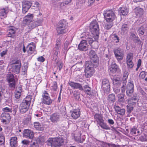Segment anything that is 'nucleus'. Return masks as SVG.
<instances>
[{"label": "nucleus", "mask_w": 147, "mask_h": 147, "mask_svg": "<svg viewBox=\"0 0 147 147\" xmlns=\"http://www.w3.org/2000/svg\"><path fill=\"white\" fill-rule=\"evenodd\" d=\"M31 97L32 96L30 95L28 96H26V98L23 100V102L25 103H27V104L30 105L32 98Z\"/></svg>", "instance_id": "nucleus-41"}, {"label": "nucleus", "mask_w": 147, "mask_h": 147, "mask_svg": "<svg viewBox=\"0 0 147 147\" xmlns=\"http://www.w3.org/2000/svg\"><path fill=\"white\" fill-rule=\"evenodd\" d=\"M9 8L7 6L0 9V19L4 20L7 17V13L9 11Z\"/></svg>", "instance_id": "nucleus-12"}, {"label": "nucleus", "mask_w": 147, "mask_h": 147, "mask_svg": "<svg viewBox=\"0 0 147 147\" xmlns=\"http://www.w3.org/2000/svg\"><path fill=\"white\" fill-rule=\"evenodd\" d=\"M7 79L9 82L15 81L14 76L12 74H9L7 75Z\"/></svg>", "instance_id": "nucleus-48"}, {"label": "nucleus", "mask_w": 147, "mask_h": 147, "mask_svg": "<svg viewBox=\"0 0 147 147\" xmlns=\"http://www.w3.org/2000/svg\"><path fill=\"white\" fill-rule=\"evenodd\" d=\"M2 111L4 112V113H6V112H10L12 113V110L11 108L5 107L3 108L2 109Z\"/></svg>", "instance_id": "nucleus-52"}, {"label": "nucleus", "mask_w": 147, "mask_h": 147, "mask_svg": "<svg viewBox=\"0 0 147 147\" xmlns=\"http://www.w3.org/2000/svg\"><path fill=\"white\" fill-rule=\"evenodd\" d=\"M115 57L118 61L122 60L124 56V51L120 48H118L114 50Z\"/></svg>", "instance_id": "nucleus-6"}, {"label": "nucleus", "mask_w": 147, "mask_h": 147, "mask_svg": "<svg viewBox=\"0 0 147 147\" xmlns=\"http://www.w3.org/2000/svg\"><path fill=\"white\" fill-rule=\"evenodd\" d=\"M42 102L47 105L51 104L52 100L50 98L49 95L46 91H44L42 94Z\"/></svg>", "instance_id": "nucleus-5"}, {"label": "nucleus", "mask_w": 147, "mask_h": 147, "mask_svg": "<svg viewBox=\"0 0 147 147\" xmlns=\"http://www.w3.org/2000/svg\"><path fill=\"white\" fill-rule=\"evenodd\" d=\"M115 95L114 94H111L108 96L107 100L110 103L114 102L115 101Z\"/></svg>", "instance_id": "nucleus-35"}, {"label": "nucleus", "mask_w": 147, "mask_h": 147, "mask_svg": "<svg viewBox=\"0 0 147 147\" xmlns=\"http://www.w3.org/2000/svg\"><path fill=\"white\" fill-rule=\"evenodd\" d=\"M107 23L105 24L104 28L107 30H109L113 26L112 22H107Z\"/></svg>", "instance_id": "nucleus-43"}, {"label": "nucleus", "mask_w": 147, "mask_h": 147, "mask_svg": "<svg viewBox=\"0 0 147 147\" xmlns=\"http://www.w3.org/2000/svg\"><path fill=\"white\" fill-rule=\"evenodd\" d=\"M111 16H109L108 17H107L105 19L107 22H112L115 19L116 16L115 13H111Z\"/></svg>", "instance_id": "nucleus-38"}, {"label": "nucleus", "mask_w": 147, "mask_h": 147, "mask_svg": "<svg viewBox=\"0 0 147 147\" xmlns=\"http://www.w3.org/2000/svg\"><path fill=\"white\" fill-rule=\"evenodd\" d=\"M134 42L136 43H138V44L140 45L141 44V41L140 40L138 37L136 38L134 40Z\"/></svg>", "instance_id": "nucleus-61"}, {"label": "nucleus", "mask_w": 147, "mask_h": 147, "mask_svg": "<svg viewBox=\"0 0 147 147\" xmlns=\"http://www.w3.org/2000/svg\"><path fill=\"white\" fill-rule=\"evenodd\" d=\"M134 90V85L133 82L130 81L127 85L126 87V93L127 95L131 97L132 95Z\"/></svg>", "instance_id": "nucleus-8"}, {"label": "nucleus", "mask_w": 147, "mask_h": 147, "mask_svg": "<svg viewBox=\"0 0 147 147\" xmlns=\"http://www.w3.org/2000/svg\"><path fill=\"white\" fill-rule=\"evenodd\" d=\"M89 56L90 60L86 61L85 64V75L87 78L92 76L93 67L97 64L98 61V57L94 51H90Z\"/></svg>", "instance_id": "nucleus-1"}, {"label": "nucleus", "mask_w": 147, "mask_h": 147, "mask_svg": "<svg viewBox=\"0 0 147 147\" xmlns=\"http://www.w3.org/2000/svg\"><path fill=\"white\" fill-rule=\"evenodd\" d=\"M0 117L1 122L5 124H8L9 123L11 117L9 113H3L1 114Z\"/></svg>", "instance_id": "nucleus-7"}, {"label": "nucleus", "mask_w": 147, "mask_h": 147, "mask_svg": "<svg viewBox=\"0 0 147 147\" xmlns=\"http://www.w3.org/2000/svg\"><path fill=\"white\" fill-rule=\"evenodd\" d=\"M64 140L62 138H50L46 143L48 146L56 147L61 146Z\"/></svg>", "instance_id": "nucleus-3"}, {"label": "nucleus", "mask_w": 147, "mask_h": 147, "mask_svg": "<svg viewBox=\"0 0 147 147\" xmlns=\"http://www.w3.org/2000/svg\"><path fill=\"white\" fill-rule=\"evenodd\" d=\"M100 126L103 129H110V127L107 125L106 124L104 123V121L102 122V123H99Z\"/></svg>", "instance_id": "nucleus-42"}, {"label": "nucleus", "mask_w": 147, "mask_h": 147, "mask_svg": "<svg viewBox=\"0 0 147 147\" xmlns=\"http://www.w3.org/2000/svg\"><path fill=\"white\" fill-rule=\"evenodd\" d=\"M32 5V3L30 1H23L22 2V12L24 13H26L30 8Z\"/></svg>", "instance_id": "nucleus-11"}, {"label": "nucleus", "mask_w": 147, "mask_h": 147, "mask_svg": "<svg viewBox=\"0 0 147 147\" xmlns=\"http://www.w3.org/2000/svg\"><path fill=\"white\" fill-rule=\"evenodd\" d=\"M81 133L79 132L78 133V135H76L75 136V139L76 141L80 143H82L84 140V139L82 138V140L81 139Z\"/></svg>", "instance_id": "nucleus-39"}, {"label": "nucleus", "mask_w": 147, "mask_h": 147, "mask_svg": "<svg viewBox=\"0 0 147 147\" xmlns=\"http://www.w3.org/2000/svg\"><path fill=\"white\" fill-rule=\"evenodd\" d=\"M129 28V25L126 24H123L122 25L121 29V30L125 32L128 30Z\"/></svg>", "instance_id": "nucleus-47"}, {"label": "nucleus", "mask_w": 147, "mask_h": 147, "mask_svg": "<svg viewBox=\"0 0 147 147\" xmlns=\"http://www.w3.org/2000/svg\"><path fill=\"white\" fill-rule=\"evenodd\" d=\"M133 54L132 53H129L127 54V61H132L133 59Z\"/></svg>", "instance_id": "nucleus-50"}, {"label": "nucleus", "mask_w": 147, "mask_h": 147, "mask_svg": "<svg viewBox=\"0 0 147 147\" xmlns=\"http://www.w3.org/2000/svg\"><path fill=\"white\" fill-rule=\"evenodd\" d=\"M18 90L16 91L15 93V97L17 99L19 98L20 97L21 94L22 88L21 87H19L18 88Z\"/></svg>", "instance_id": "nucleus-36"}, {"label": "nucleus", "mask_w": 147, "mask_h": 147, "mask_svg": "<svg viewBox=\"0 0 147 147\" xmlns=\"http://www.w3.org/2000/svg\"><path fill=\"white\" fill-rule=\"evenodd\" d=\"M91 147H107V143L96 140L90 145Z\"/></svg>", "instance_id": "nucleus-18"}, {"label": "nucleus", "mask_w": 147, "mask_h": 147, "mask_svg": "<svg viewBox=\"0 0 147 147\" xmlns=\"http://www.w3.org/2000/svg\"><path fill=\"white\" fill-rule=\"evenodd\" d=\"M7 50H5L3 51L0 53L1 57H3L5 55L7 54Z\"/></svg>", "instance_id": "nucleus-62"}, {"label": "nucleus", "mask_w": 147, "mask_h": 147, "mask_svg": "<svg viewBox=\"0 0 147 147\" xmlns=\"http://www.w3.org/2000/svg\"><path fill=\"white\" fill-rule=\"evenodd\" d=\"M84 39L83 40H84L85 42H86L87 43V42H88L90 45L92 44L94 40L91 37V36L88 35V34H87V35H86L84 37Z\"/></svg>", "instance_id": "nucleus-33"}, {"label": "nucleus", "mask_w": 147, "mask_h": 147, "mask_svg": "<svg viewBox=\"0 0 147 147\" xmlns=\"http://www.w3.org/2000/svg\"><path fill=\"white\" fill-rule=\"evenodd\" d=\"M16 28L14 27H11L9 29L7 36L8 37H13L16 32Z\"/></svg>", "instance_id": "nucleus-28"}, {"label": "nucleus", "mask_w": 147, "mask_h": 147, "mask_svg": "<svg viewBox=\"0 0 147 147\" xmlns=\"http://www.w3.org/2000/svg\"><path fill=\"white\" fill-rule=\"evenodd\" d=\"M115 13L112 10H106L104 11L103 12V15L105 18V19L106 18L108 17L109 16L111 15V13Z\"/></svg>", "instance_id": "nucleus-37"}, {"label": "nucleus", "mask_w": 147, "mask_h": 147, "mask_svg": "<svg viewBox=\"0 0 147 147\" xmlns=\"http://www.w3.org/2000/svg\"><path fill=\"white\" fill-rule=\"evenodd\" d=\"M30 147H39V145L37 142L36 141L30 144Z\"/></svg>", "instance_id": "nucleus-58"}, {"label": "nucleus", "mask_w": 147, "mask_h": 147, "mask_svg": "<svg viewBox=\"0 0 147 147\" xmlns=\"http://www.w3.org/2000/svg\"><path fill=\"white\" fill-rule=\"evenodd\" d=\"M130 134L137 136L139 135L140 134V132L135 127H133L131 128L130 130Z\"/></svg>", "instance_id": "nucleus-34"}, {"label": "nucleus", "mask_w": 147, "mask_h": 147, "mask_svg": "<svg viewBox=\"0 0 147 147\" xmlns=\"http://www.w3.org/2000/svg\"><path fill=\"white\" fill-rule=\"evenodd\" d=\"M36 46L33 42L31 43L26 47V50L28 55H30L32 54H36L35 51Z\"/></svg>", "instance_id": "nucleus-10"}, {"label": "nucleus", "mask_w": 147, "mask_h": 147, "mask_svg": "<svg viewBox=\"0 0 147 147\" xmlns=\"http://www.w3.org/2000/svg\"><path fill=\"white\" fill-rule=\"evenodd\" d=\"M43 21V19L42 18H37L36 20H35L33 22L29 25V29L32 30L36 27L41 25Z\"/></svg>", "instance_id": "nucleus-9"}, {"label": "nucleus", "mask_w": 147, "mask_h": 147, "mask_svg": "<svg viewBox=\"0 0 147 147\" xmlns=\"http://www.w3.org/2000/svg\"><path fill=\"white\" fill-rule=\"evenodd\" d=\"M5 142V138L2 134H0V144H1Z\"/></svg>", "instance_id": "nucleus-56"}, {"label": "nucleus", "mask_w": 147, "mask_h": 147, "mask_svg": "<svg viewBox=\"0 0 147 147\" xmlns=\"http://www.w3.org/2000/svg\"><path fill=\"white\" fill-rule=\"evenodd\" d=\"M114 108L116 112L118 114L121 116H123L125 112V109L123 108H121L119 106L117 105H115Z\"/></svg>", "instance_id": "nucleus-22"}, {"label": "nucleus", "mask_w": 147, "mask_h": 147, "mask_svg": "<svg viewBox=\"0 0 147 147\" xmlns=\"http://www.w3.org/2000/svg\"><path fill=\"white\" fill-rule=\"evenodd\" d=\"M34 127L38 130H43V128L42 127L41 125L38 122H34Z\"/></svg>", "instance_id": "nucleus-40"}, {"label": "nucleus", "mask_w": 147, "mask_h": 147, "mask_svg": "<svg viewBox=\"0 0 147 147\" xmlns=\"http://www.w3.org/2000/svg\"><path fill=\"white\" fill-rule=\"evenodd\" d=\"M68 84L73 89H78L81 91H84L88 95H91V89L88 85H85L83 87L81 84L71 81H69Z\"/></svg>", "instance_id": "nucleus-2"}, {"label": "nucleus", "mask_w": 147, "mask_h": 147, "mask_svg": "<svg viewBox=\"0 0 147 147\" xmlns=\"http://www.w3.org/2000/svg\"><path fill=\"white\" fill-rule=\"evenodd\" d=\"M127 64L128 67L129 68H131L133 67L134 66V64L132 61H127Z\"/></svg>", "instance_id": "nucleus-55"}, {"label": "nucleus", "mask_w": 147, "mask_h": 147, "mask_svg": "<svg viewBox=\"0 0 147 147\" xmlns=\"http://www.w3.org/2000/svg\"><path fill=\"white\" fill-rule=\"evenodd\" d=\"M33 14L29 13L25 17L23 20V23L25 24H27L28 23L32 21L33 19Z\"/></svg>", "instance_id": "nucleus-20"}, {"label": "nucleus", "mask_w": 147, "mask_h": 147, "mask_svg": "<svg viewBox=\"0 0 147 147\" xmlns=\"http://www.w3.org/2000/svg\"><path fill=\"white\" fill-rule=\"evenodd\" d=\"M102 88L105 92H108L110 90V86L109 80L106 79L103 80L102 82Z\"/></svg>", "instance_id": "nucleus-16"}, {"label": "nucleus", "mask_w": 147, "mask_h": 147, "mask_svg": "<svg viewBox=\"0 0 147 147\" xmlns=\"http://www.w3.org/2000/svg\"><path fill=\"white\" fill-rule=\"evenodd\" d=\"M137 95L136 94H134L132 97L128 98L127 101L128 104H132V105H133L136 103V102L137 101Z\"/></svg>", "instance_id": "nucleus-24"}, {"label": "nucleus", "mask_w": 147, "mask_h": 147, "mask_svg": "<svg viewBox=\"0 0 147 147\" xmlns=\"http://www.w3.org/2000/svg\"><path fill=\"white\" fill-rule=\"evenodd\" d=\"M58 52L59 53V51H55V53L53 55V59L55 60H56L57 58V55Z\"/></svg>", "instance_id": "nucleus-59"}, {"label": "nucleus", "mask_w": 147, "mask_h": 147, "mask_svg": "<svg viewBox=\"0 0 147 147\" xmlns=\"http://www.w3.org/2000/svg\"><path fill=\"white\" fill-rule=\"evenodd\" d=\"M9 83V87H10L13 88H15V81L11 82Z\"/></svg>", "instance_id": "nucleus-63"}, {"label": "nucleus", "mask_w": 147, "mask_h": 147, "mask_svg": "<svg viewBox=\"0 0 147 147\" xmlns=\"http://www.w3.org/2000/svg\"><path fill=\"white\" fill-rule=\"evenodd\" d=\"M78 49L81 51H86L88 49V45L86 42L83 40L78 45Z\"/></svg>", "instance_id": "nucleus-19"}, {"label": "nucleus", "mask_w": 147, "mask_h": 147, "mask_svg": "<svg viewBox=\"0 0 147 147\" xmlns=\"http://www.w3.org/2000/svg\"><path fill=\"white\" fill-rule=\"evenodd\" d=\"M112 38L113 39V41L115 43H117L119 42L120 39L116 34H114L112 35Z\"/></svg>", "instance_id": "nucleus-44"}, {"label": "nucleus", "mask_w": 147, "mask_h": 147, "mask_svg": "<svg viewBox=\"0 0 147 147\" xmlns=\"http://www.w3.org/2000/svg\"><path fill=\"white\" fill-rule=\"evenodd\" d=\"M124 94H119L117 95V97L118 98V101L119 102H122L124 100Z\"/></svg>", "instance_id": "nucleus-51"}, {"label": "nucleus", "mask_w": 147, "mask_h": 147, "mask_svg": "<svg viewBox=\"0 0 147 147\" xmlns=\"http://www.w3.org/2000/svg\"><path fill=\"white\" fill-rule=\"evenodd\" d=\"M94 119L98 123L103 121L102 117L101 114L96 113L94 116Z\"/></svg>", "instance_id": "nucleus-31"}, {"label": "nucleus", "mask_w": 147, "mask_h": 147, "mask_svg": "<svg viewBox=\"0 0 147 147\" xmlns=\"http://www.w3.org/2000/svg\"><path fill=\"white\" fill-rule=\"evenodd\" d=\"M16 137H12L10 140V145L11 147H17L18 146V142Z\"/></svg>", "instance_id": "nucleus-23"}, {"label": "nucleus", "mask_w": 147, "mask_h": 147, "mask_svg": "<svg viewBox=\"0 0 147 147\" xmlns=\"http://www.w3.org/2000/svg\"><path fill=\"white\" fill-rule=\"evenodd\" d=\"M109 69L112 73H114L117 71H119V69L115 63H112Z\"/></svg>", "instance_id": "nucleus-27"}, {"label": "nucleus", "mask_w": 147, "mask_h": 147, "mask_svg": "<svg viewBox=\"0 0 147 147\" xmlns=\"http://www.w3.org/2000/svg\"><path fill=\"white\" fill-rule=\"evenodd\" d=\"M53 84L52 89L54 91H56L57 88V82H54Z\"/></svg>", "instance_id": "nucleus-57"}, {"label": "nucleus", "mask_w": 147, "mask_h": 147, "mask_svg": "<svg viewBox=\"0 0 147 147\" xmlns=\"http://www.w3.org/2000/svg\"><path fill=\"white\" fill-rule=\"evenodd\" d=\"M119 12L121 16L126 15L129 12V9L126 7H120L119 9Z\"/></svg>", "instance_id": "nucleus-25"}, {"label": "nucleus", "mask_w": 147, "mask_h": 147, "mask_svg": "<svg viewBox=\"0 0 147 147\" xmlns=\"http://www.w3.org/2000/svg\"><path fill=\"white\" fill-rule=\"evenodd\" d=\"M128 76V73L127 71H125L123 73V83L126 84V80Z\"/></svg>", "instance_id": "nucleus-46"}, {"label": "nucleus", "mask_w": 147, "mask_h": 147, "mask_svg": "<svg viewBox=\"0 0 147 147\" xmlns=\"http://www.w3.org/2000/svg\"><path fill=\"white\" fill-rule=\"evenodd\" d=\"M73 95L74 97L76 99L79 100L80 98V93L78 92L77 91H74L73 92Z\"/></svg>", "instance_id": "nucleus-49"}, {"label": "nucleus", "mask_w": 147, "mask_h": 147, "mask_svg": "<svg viewBox=\"0 0 147 147\" xmlns=\"http://www.w3.org/2000/svg\"><path fill=\"white\" fill-rule=\"evenodd\" d=\"M134 13L137 16H141L143 12V10L142 9L138 7L135 8L134 9Z\"/></svg>", "instance_id": "nucleus-29"}, {"label": "nucleus", "mask_w": 147, "mask_h": 147, "mask_svg": "<svg viewBox=\"0 0 147 147\" xmlns=\"http://www.w3.org/2000/svg\"><path fill=\"white\" fill-rule=\"evenodd\" d=\"M23 135L25 138L30 139H32L34 137L33 132L29 129L24 130Z\"/></svg>", "instance_id": "nucleus-13"}, {"label": "nucleus", "mask_w": 147, "mask_h": 147, "mask_svg": "<svg viewBox=\"0 0 147 147\" xmlns=\"http://www.w3.org/2000/svg\"><path fill=\"white\" fill-rule=\"evenodd\" d=\"M147 74V72L144 71H142L140 74L139 77L140 78V79L144 78Z\"/></svg>", "instance_id": "nucleus-53"}, {"label": "nucleus", "mask_w": 147, "mask_h": 147, "mask_svg": "<svg viewBox=\"0 0 147 147\" xmlns=\"http://www.w3.org/2000/svg\"><path fill=\"white\" fill-rule=\"evenodd\" d=\"M22 143L24 145L28 146L29 144L30 141L27 140H24L22 141Z\"/></svg>", "instance_id": "nucleus-60"}, {"label": "nucleus", "mask_w": 147, "mask_h": 147, "mask_svg": "<svg viewBox=\"0 0 147 147\" xmlns=\"http://www.w3.org/2000/svg\"><path fill=\"white\" fill-rule=\"evenodd\" d=\"M56 30L58 34H63L66 33L68 31L66 28H62L57 27Z\"/></svg>", "instance_id": "nucleus-32"}, {"label": "nucleus", "mask_w": 147, "mask_h": 147, "mask_svg": "<svg viewBox=\"0 0 147 147\" xmlns=\"http://www.w3.org/2000/svg\"><path fill=\"white\" fill-rule=\"evenodd\" d=\"M29 106V105L22 101L19 107L20 112L22 113H25L28 110Z\"/></svg>", "instance_id": "nucleus-17"}, {"label": "nucleus", "mask_w": 147, "mask_h": 147, "mask_svg": "<svg viewBox=\"0 0 147 147\" xmlns=\"http://www.w3.org/2000/svg\"><path fill=\"white\" fill-rule=\"evenodd\" d=\"M146 32L147 33V24L144 25L139 28L138 32L140 34L142 35Z\"/></svg>", "instance_id": "nucleus-26"}, {"label": "nucleus", "mask_w": 147, "mask_h": 147, "mask_svg": "<svg viewBox=\"0 0 147 147\" xmlns=\"http://www.w3.org/2000/svg\"><path fill=\"white\" fill-rule=\"evenodd\" d=\"M61 115L58 113H54L50 115V119L53 123H56L60 120Z\"/></svg>", "instance_id": "nucleus-15"}, {"label": "nucleus", "mask_w": 147, "mask_h": 147, "mask_svg": "<svg viewBox=\"0 0 147 147\" xmlns=\"http://www.w3.org/2000/svg\"><path fill=\"white\" fill-rule=\"evenodd\" d=\"M21 65V61L20 59H16L13 60L12 62L11 65Z\"/></svg>", "instance_id": "nucleus-54"}, {"label": "nucleus", "mask_w": 147, "mask_h": 147, "mask_svg": "<svg viewBox=\"0 0 147 147\" xmlns=\"http://www.w3.org/2000/svg\"><path fill=\"white\" fill-rule=\"evenodd\" d=\"M90 30L94 36L98 38L99 34V26L98 22L96 20L92 21L90 24Z\"/></svg>", "instance_id": "nucleus-4"}, {"label": "nucleus", "mask_w": 147, "mask_h": 147, "mask_svg": "<svg viewBox=\"0 0 147 147\" xmlns=\"http://www.w3.org/2000/svg\"><path fill=\"white\" fill-rule=\"evenodd\" d=\"M37 60L40 62H43L45 61V59L42 56L39 57L37 59Z\"/></svg>", "instance_id": "nucleus-64"}, {"label": "nucleus", "mask_w": 147, "mask_h": 147, "mask_svg": "<svg viewBox=\"0 0 147 147\" xmlns=\"http://www.w3.org/2000/svg\"><path fill=\"white\" fill-rule=\"evenodd\" d=\"M71 117L74 119H76L80 117V109L79 108L74 109L70 111Z\"/></svg>", "instance_id": "nucleus-14"}, {"label": "nucleus", "mask_w": 147, "mask_h": 147, "mask_svg": "<svg viewBox=\"0 0 147 147\" xmlns=\"http://www.w3.org/2000/svg\"><path fill=\"white\" fill-rule=\"evenodd\" d=\"M67 23L64 20H60L58 23L57 27L62 28H67Z\"/></svg>", "instance_id": "nucleus-30"}, {"label": "nucleus", "mask_w": 147, "mask_h": 147, "mask_svg": "<svg viewBox=\"0 0 147 147\" xmlns=\"http://www.w3.org/2000/svg\"><path fill=\"white\" fill-rule=\"evenodd\" d=\"M128 105L126 106L127 107V111L129 113H131V111L133 110L134 107L133 106V105L132 104H128Z\"/></svg>", "instance_id": "nucleus-45"}, {"label": "nucleus", "mask_w": 147, "mask_h": 147, "mask_svg": "<svg viewBox=\"0 0 147 147\" xmlns=\"http://www.w3.org/2000/svg\"><path fill=\"white\" fill-rule=\"evenodd\" d=\"M21 67V65L20 64L11 65V71L15 74H18L20 72Z\"/></svg>", "instance_id": "nucleus-21"}]
</instances>
